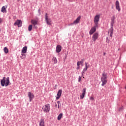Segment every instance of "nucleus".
<instances>
[{
  "mask_svg": "<svg viewBox=\"0 0 126 126\" xmlns=\"http://www.w3.org/2000/svg\"><path fill=\"white\" fill-rule=\"evenodd\" d=\"M39 126H45V122L44 119H41L39 122Z\"/></svg>",
  "mask_w": 126,
  "mask_h": 126,
  "instance_id": "nucleus-19",
  "label": "nucleus"
},
{
  "mask_svg": "<svg viewBox=\"0 0 126 126\" xmlns=\"http://www.w3.org/2000/svg\"><path fill=\"white\" fill-rule=\"evenodd\" d=\"M38 12H40V9L38 10Z\"/></svg>",
  "mask_w": 126,
  "mask_h": 126,
  "instance_id": "nucleus-36",
  "label": "nucleus"
},
{
  "mask_svg": "<svg viewBox=\"0 0 126 126\" xmlns=\"http://www.w3.org/2000/svg\"><path fill=\"white\" fill-rule=\"evenodd\" d=\"M14 25H17L18 27H21L22 26V21L20 20H17L14 23Z\"/></svg>",
  "mask_w": 126,
  "mask_h": 126,
  "instance_id": "nucleus-10",
  "label": "nucleus"
},
{
  "mask_svg": "<svg viewBox=\"0 0 126 126\" xmlns=\"http://www.w3.org/2000/svg\"><path fill=\"white\" fill-rule=\"evenodd\" d=\"M80 68V67L79 66H78L76 68V69H79Z\"/></svg>",
  "mask_w": 126,
  "mask_h": 126,
  "instance_id": "nucleus-33",
  "label": "nucleus"
},
{
  "mask_svg": "<svg viewBox=\"0 0 126 126\" xmlns=\"http://www.w3.org/2000/svg\"><path fill=\"white\" fill-rule=\"evenodd\" d=\"M45 18L47 24H48V25H51L52 24L51 23V22H52V21H51L50 18H49V17L48 16V13H47L45 14Z\"/></svg>",
  "mask_w": 126,
  "mask_h": 126,
  "instance_id": "nucleus-5",
  "label": "nucleus"
},
{
  "mask_svg": "<svg viewBox=\"0 0 126 126\" xmlns=\"http://www.w3.org/2000/svg\"><path fill=\"white\" fill-rule=\"evenodd\" d=\"M80 18H81V17L79 16L77 17V18L73 22V23L71 24V25H73V24H77L78 23H79V21H80Z\"/></svg>",
  "mask_w": 126,
  "mask_h": 126,
  "instance_id": "nucleus-14",
  "label": "nucleus"
},
{
  "mask_svg": "<svg viewBox=\"0 0 126 126\" xmlns=\"http://www.w3.org/2000/svg\"><path fill=\"white\" fill-rule=\"evenodd\" d=\"M63 113H60L58 117H57V120L58 121H61V120L62 119V118H63Z\"/></svg>",
  "mask_w": 126,
  "mask_h": 126,
  "instance_id": "nucleus-21",
  "label": "nucleus"
},
{
  "mask_svg": "<svg viewBox=\"0 0 126 126\" xmlns=\"http://www.w3.org/2000/svg\"><path fill=\"white\" fill-rule=\"evenodd\" d=\"M52 61L54 63H58V60H57V58L55 57L52 58Z\"/></svg>",
  "mask_w": 126,
  "mask_h": 126,
  "instance_id": "nucleus-22",
  "label": "nucleus"
},
{
  "mask_svg": "<svg viewBox=\"0 0 126 126\" xmlns=\"http://www.w3.org/2000/svg\"><path fill=\"white\" fill-rule=\"evenodd\" d=\"M90 100H91V101H93V100H94V97H93V96H91L90 98Z\"/></svg>",
  "mask_w": 126,
  "mask_h": 126,
  "instance_id": "nucleus-29",
  "label": "nucleus"
},
{
  "mask_svg": "<svg viewBox=\"0 0 126 126\" xmlns=\"http://www.w3.org/2000/svg\"><path fill=\"white\" fill-rule=\"evenodd\" d=\"M24 54L25 53H22L21 56H22L23 57H25V58H26V55Z\"/></svg>",
  "mask_w": 126,
  "mask_h": 126,
  "instance_id": "nucleus-28",
  "label": "nucleus"
},
{
  "mask_svg": "<svg viewBox=\"0 0 126 126\" xmlns=\"http://www.w3.org/2000/svg\"><path fill=\"white\" fill-rule=\"evenodd\" d=\"M98 37H99V33L98 32L94 33L92 36L93 41L95 42L96 40L98 39Z\"/></svg>",
  "mask_w": 126,
  "mask_h": 126,
  "instance_id": "nucleus-7",
  "label": "nucleus"
},
{
  "mask_svg": "<svg viewBox=\"0 0 126 126\" xmlns=\"http://www.w3.org/2000/svg\"><path fill=\"white\" fill-rule=\"evenodd\" d=\"M85 94H86V88H84L82 90V94L80 95V99H83L85 96Z\"/></svg>",
  "mask_w": 126,
  "mask_h": 126,
  "instance_id": "nucleus-13",
  "label": "nucleus"
},
{
  "mask_svg": "<svg viewBox=\"0 0 126 126\" xmlns=\"http://www.w3.org/2000/svg\"><path fill=\"white\" fill-rule=\"evenodd\" d=\"M32 28H33V26H32V25H30L28 27V31H32Z\"/></svg>",
  "mask_w": 126,
  "mask_h": 126,
  "instance_id": "nucleus-25",
  "label": "nucleus"
},
{
  "mask_svg": "<svg viewBox=\"0 0 126 126\" xmlns=\"http://www.w3.org/2000/svg\"><path fill=\"white\" fill-rule=\"evenodd\" d=\"M107 78H108L107 73L103 72L101 78V82H102V86H104L107 83Z\"/></svg>",
  "mask_w": 126,
  "mask_h": 126,
  "instance_id": "nucleus-1",
  "label": "nucleus"
},
{
  "mask_svg": "<svg viewBox=\"0 0 126 126\" xmlns=\"http://www.w3.org/2000/svg\"><path fill=\"white\" fill-rule=\"evenodd\" d=\"M100 21V15H96L94 19V25L98 26V23H99V21Z\"/></svg>",
  "mask_w": 126,
  "mask_h": 126,
  "instance_id": "nucleus-3",
  "label": "nucleus"
},
{
  "mask_svg": "<svg viewBox=\"0 0 126 126\" xmlns=\"http://www.w3.org/2000/svg\"><path fill=\"white\" fill-rule=\"evenodd\" d=\"M18 1H19L20 0H17Z\"/></svg>",
  "mask_w": 126,
  "mask_h": 126,
  "instance_id": "nucleus-37",
  "label": "nucleus"
},
{
  "mask_svg": "<svg viewBox=\"0 0 126 126\" xmlns=\"http://www.w3.org/2000/svg\"><path fill=\"white\" fill-rule=\"evenodd\" d=\"M28 97H29L30 99V102H31L33 99H34V94H32V93L29 92L28 94Z\"/></svg>",
  "mask_w": 126,
  "mask_h": 126,
  "instance_id": "nucleus-9",
  "label": "nucleus"
},
{
  "mask_svg": "<svg viewBox=\"0 0 126 126\" xmlns=\"http://www.w3.org/2000/svg\"><path fill=\"white\" fill-rule=\"evenodd\" d=\"M97 28H98V26H96L94 25V26L92 27L89 32L90 35H92L93 33H94V32H96V29Z\"/></svg>",
  "mask_w": 126,
  "mask_h": 126,
  "instance_id": "nucleus-6",
  "label": "nucleus"
},
{
  "mask_svg": "<svg viewBox=\"0 0 126 126\" xmlns=\"http://www.w3.org/2000/svg\"><path fill=\"white\" fill-rule=\"evenodd\" d=\"M1 84L2 86H8L9 84V77H7L5 80V77H4L1 80Z\"/></svg>",
  "mask_w": 126,
  "mask_h": 126,
  "instance_id": "nucleus-2",
  "label": "nucleus"
},
{
  "mask_svg": "<svg viewBox=\"0 0 126 126\" xmlns=\"http://www.w3.org/2000/svg\"><path fill=\"white\" fill-rule=\"evenodd\" d=\"M116 9L118 11H121V7H120V2L119 0H116L115 2Z\"/></svg>",
  "mask_w": 126,
  "mask_h": 126,
  "instance_id": "nucleus-8",
  "label": "nucleus"
},
{
  "mask_svg": "<svg viewBox=\"0 0 126 126\" xmlns=\"http://www.w3.org/2000/svg\"><path fill=\"white\" fill-rule=\"evenodd\" d=\"M3 51L5 54H7L8 53V49H7V47H4Z\"/></svg>",
  "mask_w": 126,
  "mask_h": 126,
  "instance_id": "nucleus-24",
  "label": "nucleus"
},
{
  "mask_svg": "<svg viewBox=\"0 0 126 126\" xmlns=\"http://www.w3.org/2000/svg\"><path fill=\"white\" fill-rule=\"evenodd\" d=\"M83 63V61H78L77 63V66H79V65H80V64H82Z\"/></svg>",
  "mask_w": 126,
  "mask_h": 126,
  "instance_id": "nucleus-23",
  "label": "nucleus"
},
{
  "mask_svg": "<svg viewBox=\"0 0 126 126\" xmlns=\"http://www.w3.org/2000/svg\"><path fill=\"white\" fill-rule=\"evenodd\" d=\"M62 51V46L60 45H57L56 47V52L60 53Z\"/></svg>",
  "mask_w": 126,
  "mask_h": 126,
  "instance_id": "nucleus-17",
  "label": "nucleus"
},
{
  "mask_svg": "<svg viewBox=\"0 0 126 126\" xmlns=\"http://www.w3.org/2000/svg\"><path fill=\"white\" fill-rule=\"evenodd\" d=\"M115 19H116V16L113 15L111 18V25H113L115 23Z\"/></svg>",
  "mask_w": 126,
  "mask_h": 126,
  "instance_id": "nucleus-20",
  "label": "nucleus"
},
{
  "mask_svg": "<svg viewBox=\"0 0 126 126\" xmlns=\"http://www.w3.org/2000/svg\"><path fill=\"white\" fill-rule=\"evenodd\" d=\"M31 23L34 26V28H36V25L38 24V21L35 20H32Z\"/></svg>",
  "mask_w": 126,
  "mask_h": 126,
  "instance_id": "nucleus-15",
  "label": "nucleus"
},
{
  "mask_svg": "<svg viewBox=\"0 0 126 126\" xmlns=\"http://www.w3.org/2000/svg\"><path fill=\"white\" fill-rule=\"evenodd\" d=\"M42 109L45 113H48V112H50V104H47L43 106Z\"/></svg>",
  "mask_w": 126,
  "mask_h": 126,
  "instance_id": "nucleus-4",
  "label": "nucleus"
},
{
  "mask_svg": "<svg viewBox=\"0 0 126 126\" xmlns=\"http://www.w3.org/2000/svg\"><path fill=\"white\" fill-rule=\"evenodd\" d=\"M57 103H56L55 106L57 107Z\"/></svg>",
  "mask_w": 126,
  "mask_h": 126,
  "instance_id": "nucleus-35",
  "label": "nucleus"
},
{
  "mask_svg": "<svg viewBox=\"0 0 126 126\" xmlns=\"http://www.w3.org/2000/svg\"><path fill=\"white\" fill-rule=\"evenodd\" d=\"M103 56H106V53L105 52L103 53Z\"/></svg>",
  "mask_w": 126,
  "mask_h": 126,
  "instance_id": "nucleus-34",
  "label": "nucleus"
},
{
  "mask_svg": "<svg viewBox=\"0 0 126 126\" xmlns=\"http://www.w3.org/2000/svg\"><path fill=\"white\" fill-rule=\"evenodd\" d=\"M1 22H2V19L0 18V23H1Z\"/></svg>",
  "mask_w": 126,
  "mask_h": 126,
  "instance_id": "nucleus-32",
  "label": "nucleus"
},
{
  "mask_svg": "<svg viewBox=\"0 0 126 126\" xmlns=\"http://www.w3.org/2000/svg\"><path fill=\"white\" fill-rule=\"evenodd\" d=\"M21 53H23V54L27 53V46H26L23 48Z\"/></svg>",
  "mask_w": 126,
  "mask_h": 126,
  "instance_id": "nucleus-18",
  "label": "nucleus"
},
{
  "mask_svg": "<svg viewBox=\"0 0 126 126\" xmlns=\"http://www.w3.org/2000/svg\"><path fill=\"white\" fill-rule=\"evenodd\" d=\"M57 104H58V108L60 109L61 108L62 105L61 104V101H57Z\"/></svg>",
  "mask_w": 126,
  "mask_h": 126,
  "instance_id": "nucleus-26",
  "label": "nucleus"
},
{
  "mask_svg": "<svg viewBox=\"0 0 126 126\" xmlns=\"http://www.w3.org/2000/svg\"><path fill=\"white\" fill-rule=\"evenodd\" d=\"M20 58H21V59H25V58H26V57H25V56L24 57V56H20Z\"/></svg>",
  "mask_w": 126,
  "mask_h": 126,
  "instance_id": "nucleus-31",
  "label": "nucleus"
},
{
  "mask_svg": "<svg viewBox=\"0 0 126 126\" xmlns=\"http://www.w3.org/2000/svg\"><path fill=\"white\" fill-rule=\"evenodd\" d=\"M79 82H80L81 81V77L79 76L78 79Z\"/></svg>",
  "mask_w": 126,
  "mask_h": 126,
  "instance_id": "nucleus-30",
  "label": "nucleus"
},
{
  "mask_svg": "<svg viewBox=\"0 0 126 126\" xmlns=\"http://www.w3.org/2000/svg\"><path fill=\"white\" fill-rule=\"evenodd\" d=\"M6 8H7V6H3L2 7L1 11L3 13H6Z\"/></svg>",
  "mask_w": 126,
  "mask_h": 126,
  "instance_id": "nucleus-16",
  "label": "nucleus"
},
{
  "mask_svg": "<svg viewBox=\"0 0 126 126\" xmlns=\"http://www.w3.org/2000/svg\"><path fill=\"white\" fill-rule=\"evenodd\" d=\"M108 33H110V37H112L113 35V30L111 29L109 32Z\"/></svg>",
  "mask_w": 126,
  "mask_h": 126,
  "instance_id": "nucleus-27",
  "label": "nucleus"
},
{
  "mask_svg": "<svg viewBox=\"0 0 126 126\" xmlns=\"http://www.w3.org/2000/svg\"><path fill=\"white\" fill-rule=\"evenodd\" d=\"M85 68H84L83 71L82 72V77L83 76V74L85 73V71H86V70H87V69H88V67H89V65H88V63L86 62L85 63Z\"/></svg>",
  "mask_w": 126,
  "mask_h": 126,
  "instance_id": "nucleus-11",
  "label": "nucleus"
},
{
  "mask_svg": "<svg viewBox=\"0 0 126 126\" xmlns=\"http://www.w3.org/2000/svg\"><path fill=\"white\" fill-rule=\"evenodd\" d=\"M62 93H63V90H59L57 94V96L56 97V100H59V99L61 98V96H62Z\"/></svg>",
  "mask_w": 126,
  "mask_h": 126,
  "instance_id": "nucleus-12",
  "label": "nucleus"
}]
</instances>
